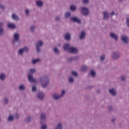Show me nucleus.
I'll list each match as a JSON object with an SVG mask.
<instances>
[{
	"label": "nucleus",
	"instance_id": "obj_1",
	"mask_svg": "<svg viewBox=\"0 0 129 129\" xmlns=\"http://www.w3.org/2000/svg\"><path fill=\"white\" fill-rule=\"evenodd\" d=\"M63 49L65 51H68L70 53H72L73 54H76L78 53V49L75 47H71L70 44H66L63 46Z\"/></svg>",
	"mask_w": 129,
	"mask_h": 129
},
{
	"label": "nucleus",
	"instance_id": "obj_2",
	"mask_svg": "<svg viewBox=\"0 0 129 129\" xmlns=\"http://www.w3.org/2000/svg\"><path fill=\"white\" fill-rule=\"evenodd\" d=\"M36 72V69H31L29 71V74L28 75V80L30 82H36L37 80L34 79L33 77V74Z\"/></svg>",
	"mask_w": 129,
	"mask_h": 129
},
{
	"label": "nucleus",
	"instance_id": "obj_3",
	"mask_svg": "<svg viewBox=\"0 0 129 129\" xmlns=\"http://www.w3.org/2000/svg\"><path fill=\"white\" fill-rule=\"evenodd\" d=\"M40 82L42 87H46L49 84V78L46 76L41 77Z\"/></svg>",
	"mask_w": 129,
	"mask_h": 129
},
{
	"label": "nucleus",
	"instance_id": "obj_4",
	"mask_svg": "<svg viewBox=\"0 0 129 129\" xmlns=\"http://www.w3.org/2000/svg\"><path fill=\"white\" fill-rule=\"evenodd\" d=\"M14 44L16 43V42H17L18 44H20V34L19 33H15L14 35Z\"/></svg>",
	"mask_w": 129,
	"mask_h": 129
},
{
	"label": "nucleus",
	"instance_id": "obj_5",
	"mask_svg": "<svg viewBox=\"0 0 129 129\" xmlns=\"http://www.w3.org/2000/svg\"><path fill=\"white\" fill-rule=\"evenodd\" d=\"M80 10L83 15H88V14L89 13V11L88 10V9H87L86 7H82Z\"/></svg>",
	"mask_w": 129,
	"mask_h": 129
},
{
	"label": "nucleus",
	"instance_id": "obj_6",
	"mask_svg": "<svg viewBox=\"0 0 129 129\" xmlns=\"http://www.w3.org/2000/svg\"><path fill=\"white\" fill-rule=\"evenodd\" d=\"M28 51H29V47H25L24 48L20 49L18 51V53L19 55H23V53H25V52H28Z\"/></svg>",
	"mask_w": 129,
	"mask_h": 129
},
{
	"label": "nucleus",
	"instance_id": "obj_7",
	"mask_svg": "<svg viewBox=\"0 0 129 129\" xmlns=\"http://www.w3.org/2000/svg\"><path fill=\"white\" fill-rule=\"evenodd\" d=\"M43 46V41H39L36 44V49L37 52H40V48Z\"/></svg>",
	"mask_w": 129,
	"mask_h": 129
},
{
	"label": "nucleus",
	"instance_id": "obj_8",
	"mask_svg": "<svg viewBox=\"0 0 129 129\" xmlns=\"http://www.w3.org/2000/svg\"><path fill=\"white\" fill-rule=\"evenodd\" d=\"M119 56V53L117 51L113 52L111 54V57L113 58V59H118Z\"/></svg>",
	"mask_w": 129,
	"mask_h": 129
},
{
	"label": "nucleus",
	"instance_id": "obj_9",
	"mask_svg": "<svg viewBox=\"0 0 129 129\" xmlns=\"http://www.w3.org/2000/svg\"><path fill=\"white\" fill-rule=\"evenodd\" d=\"M71 20L73 22L78 23V24H80V23H81L80 19H78V18H77V17H72L71 18Z\"/></svg>",
	"mask_w": 129,
	"mask_h": 129
},
{
	"label": "nucleus",
	"instance_id": "obj_10",
	"mask_svg": "<svg viewBox=\"0 0 129 129\" xmlns=\"http://www.w3.org/2000/svg\"><path fill=\"white\" fill-rule=\"evenodd\" d=\"M121 39L122 41L124 42V43H127L128 42V38L125 35H122Z\"/></svg>",
	"mask_w": 129,
	"mask_h": 129
},
{
	"label": "nucleus",
	"instance_id": "obj_11",
	"mask_svg": "<svg viewBox=\"0 0 129 129\" xmlns=\"http://www.w3.org/2000/svg\"><path fill=\"white\" fill-rule=\"evenodd\" d=\"M52 97L53 99L58 100L60 99L61 96L59 95L57 93H55L52 94Z\"/></svg>",
	"mask_w": 129,
	"mask_h": 129
},
{
	"label": "nucleus",
	"instance_id": "obj_12",
	"mask_svg": "<svg viewBox=\"0 0 129 129\" xmlns=\"http://www.w3.org/2000/svg\"><path fill=\"white\" fill-rule=\"evenodd\" d=\"M45 118H46V114L44 113H42L40 116V119H41L40 123H42L43 122V120H45Z\"/></svg>",
	"mask_w": 129,
	"mask_h": 129
},
{
	"label": "nucleus",
	"instance_id": "obj_13",
	"mask_svg": "<svg viewBox=\"0 0 129 129\" xmlns=\"http://www.w3.org/2000/svg\"><path fill=\"white\" fill-rule=\"evenodd\" d=\"M8 27L10 29H15L16 25L14 23H8Z\"/></svg>",
	"mask_w": 129,
	"mask_h": 129
},
{
	"label": "nucleus",
	"instance_id": "obj_14",
	"mask_svg": "<svg viewBox=\"0 0 129 129\" xmlns=\"http://www.w3.org/2000/svg\"><path fill=\"white\" fill-rule=\"evenodd\" d=\"M110 37L111 38H112V39H114L115 40H117V35L115 34V33H111Z\"/></svg>",
	"mask_w": 129,
	"mask_h": 129
},
{
	"label": "nucleus",
	"instance_id": "obj_15",
	"mask_svg": "<svg viewBox=\"0 0 129 129\" xmlns=\"http://www.w3.org/2000/svg\"><path fill=\"white\" fill-rule=\"evenodd\" d=\"M86 35V34L85 33V32L82 31L81 35H80V38L81 39V40H83V39L85 38Z\"/></svg>",
	"mask_w": 129,
	"mask_h": 129
},
{
	"label": "nucleus",
	"instance_id": "obj_16",
	"mask_svg": "<svg viewBox=\"0 0 129 129\" xmlns=\"http://www.w3.org/2000/svg\"><path fill=\"white\" fill-rule=\"evenodd\" d=\"M109 92L112 95H115L116 94V91L114 89H111L109 90Z\"/></svg>",
	"mask_w": 129,
	"mask_h": 129
},
{
	"label": "nucleus",
	"instance_id": "obj_17",
	"mask_svg": "<svg viewBox=\"0 0 129 129\" xmlns=\"http://www.w3.org/2000/svg\"><path fill=\"white\" fill-rule=\"evenodd\" d=\"M37 97L39 99H43V98H44V93L43 92L39 93Z\"/></svg>",
	"mask_w": 129,
	"mask_h": 129
},
{
	"label": "nucleus",
	"instance_id": "obj_18",
	"mask_svg": "<svg viewBox=\"0 0 129 129\" xmlns=\"http://www.w3.org/2000/svg\"><path fill=\"white\" fill-rule=\"evenodd\" d=\"M12 19H13V20H15L16 21H19V20H20V18H19V16H18L17 14H13Z\"/></svg>",
	"mask_w": 129,
	"mask_h": 129
},
{
	"label": "nucleus",
	"instance_id": "obj_19",
	"mask_svg": "<svg viewBox=\"0 0 129 129\" xmlns=\"http://www.w3.org/2000/svg\"><path fill=\"white\" fill-rule=\"evenodd\" d=\"M103 16H104V19L105 20H107V19H108V17H109V14L108 13L105 12L103 13Z\"/></svg>",
	"mask_w": 129,
	"mask_h": 129
},
{
	"label": "nucleus",
	"instance_id": "obj_20",
	"mask_svg": "<svg viewBox=\"0 0 129 129\" xmlns=\"http://www.w3.org/2000/svg\"><path fill=\"white\" fill-rule=\"evenodd\" d=\"M71 37V35H70V33H67L64 35V38L66 40H67L69 41V40H70V37Z\"/></svg>",
	"mask_w": 129,
	"mask_h": 129
},
{
	"label": "nucleus",
	"instance_id": "obj_21",
	"mask_svg": "<svg viewBox=\"0 0 129 129\" xmlns=\"http://www.w3.org/2000/svg\"><path fill=\"white\" fill-rule=\"evenodd\" d=\"M63 126H62V124L61 123H59L55 129H62Z\"/></svg>",
	"mask_w": 129,
	"mask_h": 129
},
{
	"label": "nucleus",
	"instance_id": "obj_22",
	"mask_svg": "<svg viewBox=\"0 0 129 129\" xmlns=\"http://www.w3.org/2000/svg\"><path fill=\"white\" fill-rule=\"evenodd\" d=\"M36 4L38 7H42L43 6V2L41 1H38L36 2Z\"/></svg>",
	"mask_w": 129,
	"mask_h": 129
},
{
	"label": "nucleus",
	"instance_id": "obj_23",
	"mask_svg": "<svg viewBox=\"0 0 129 129\" xmlns=\"http://www.w3.org/2000/svg\"><path fill=\"white\" fill-rule=\"evenodd\" d=\"M70 16H71V13H70L69 12H66L64 14V17L66 18H69Z\"/></svg>",
	"mask_w": 129,
	"mask_h": 129
},
{
	"label": "nucleus",
	"instance_id": "obj_24",
	"mask_svg": "<svg viewBox=\"0 0 129 129\" xmlns=\"http://www.w3.org/2000/svg\"><path fill=\"white\" fill-rule=\"evenodd\" d=\"M71 10L73 12H74L75 10H76V6L74 5H72L70 7Z\"/></svg>",
	"mask_w": 129,
	"mask_h": 129
},
{
	"label": "nucleus",
	"instance_id": "obj_25",
	"mask_svg": "<svg viewBox=\"0 0 129 129\" xmlns=\"http://www.w3.org/2000/svg\"><path fill=\"white\" fill-rule=\"evenodd\" d=\"M26 88L24 85H20L19 86V89L20 90H24V89Z\"/></svg>",
	"mask_w": 129,
	"mask_h": 129
},
{
	"label": "nucleus",
	"instance_id": "obj_26",
	"mask_svg": "<svg viewBox=\"0 0 129 129\" xmlns=\"http://www.w3.org/2000/svg\"><path fill=\"white\" fill-rule=\"evenodd\" d=\"M38 62H40V59L39 58H37L35 59H33L32 60V63H33V64H36V63H38Z\"/></svg>",
	"mask_w": 129,
	"mask_h": 129
},
{
	"label": "nucleus",
	"instance_id": "obj_27",
	"mask_svg": "<svg viewBox=\"0 0 129 129\" xmlns=\"http://www.w3.org/2000/svg\"><path fill=\"white\" fill-rule=\"evenodd\" d=\"M15 118V116L12 115H10L8 117V120L9 121H12Z\"/></svg>",
	"mask_w": 129,
	"mask_h": 129
},
{
	"label": "nucleus",
	"instance_id": "obj_28",
	"mask_svg": "<svg viewBox=\"0 0 129 129\" xmlns=\"http://www.w3.org/2000/svg\"><path fill=\"white\" fill-rule=\"evenodd\" d=\"M5 78H6V75L4 74H1L0 76V79H1V80H5Z\"/></svg>",
	"mask_w": 129,
	"mask_h": 129
},
{
	"label": "nucleus",
	"instance_id": "obj_29",
	"mask_svg": "<svg viewBox=\"0 0 129 129\" xmlns=\"http://www.w3.org/2000/svg\"><path fill=\"white\" fill-rule=\"evenodd\" d=\"M3 25H4L3 23H0V27H1V26H3ZM3 34H4V29L0 28V35H2Z\"/></svg>",
	"mask_w": 129,
	"mask_h": 129
},
{
	"label": "nucleus",
	"instance_id": "obj_30",
	"mask_svg": "<svg viewBox=\"0 0 129 129\" xmlns=\"http://www.w3.org/2000/svg\"><path fill=\"white\" fill-rule=\"evenodd\" d=\"M87 70V67L85 66H83V67H82V68H81V71L83 72V71H85L86 70Z\"/></svg>",
	"mask_w": 129,
	"mask_h": 129
},
{
	"label": "nucleus",
	"instance_id": "obj_31",
	"mask_svg": "<svg viewBox=\"0 0 129 129\" xmlns=\"http://www.w3.org/2000/svg\"><path fill=\"white\" fill-rule=\"evenodd\" d=\"M95 74H96V73H95V71L94 70H91L90 75H91V76L94 77V76L95 75Z\"/></svg>",
	"mask_w": 129,
	"mask_h": 129
},
{
	"label": "nucleus",
	"instance_id": "obj_32",
	"mask_svg": "<svg viewBox=\"0 0 129 129\" xmlns=\"http://www.w3.org/2000/svg\"><path fill=\"white\" fill-rule=\"evenodd\" d=\"M69 80L70 83H73V82H74V79H73L72 77H70Z\"/></svg>",
	"mask_w": 129,
	"mask_h": 129
},
{
	"label": "nucleus",
	"instance_id": "obj_33",
	"mask_svg": "<svg viewBox=\"0 0 129 129\" xmlns=\"http://www.w3.org/2000/svg\"><path fill=\"white\" fill-rule=\"evenodd\" d=\"M53 51L55 53V54L59 53V50H58V48H57V47H55L53 49Z\"/></svg>",
	"mask_w": 129,
	"mask_h": 129
},
{
	"label": "nucleus",
	"instance_id": "obj_34",
	"mask_svg": "<svg viewBox=\"0 0 129 129\" xmlns=\"http://www.w3.org/2000/svg\"><path fill=\"white\" fill-rule=\"evenodd\" d=\"M63 95H65V90H62L61 91V94H60V95H59V96H60V97H61V96H63Z\"/></svg>",
	"mask_w": 129,
	"mask_h": 129
},
{
	"label": "nucleus",
	"instance_id": "obj_35",
	"mask_svg": "<svg viewBox=\"0 0 129 129\" xmlns=\"http://www.w3.org/2000/svg\"><path fill=\"white\" fill-rule=\"evenodd\" d=\"M41 129H47V125L45 124H43L41 125Z\"/></svg>",
	"mask_w": 129,
	"mask_h": 129
},
{
	"label": "nucleus",
	"instance_id": "obj_36",
	"mask_svg": "<svg viewBox=\"0 0 129 129\" xmlns=\"http://www.w3.org/2000/svg\"><path fill=\"white\" fill-rule=\"evenodd\" d=\"M30 31H31V32H34V31H35V26H32L30 27Z\"/></svg>",
	"mask_w": 129,
	"mask_h": 129
},
{
	"label": "nucleus",
	"instance_id": "obj_37",
	"mask_svg": "<svg viewBox=\"0 0 129 129\" xmlns=\"http://www.w3.org/2000/svg\"><path fill=\"white\" fill-rule=\"evenodd\" d=\"M105 58V55H103L102 56H101L100 57V60L101 61H103V60H104V58Z\"/></svg>",
	"mask_w": 129,
	"mask_h": 129
},
{
	"label": "nucleus",
	"instance_id": "obj_38",
	"mask_svg": "<svg viewBox=\"0 0 129 129\" xmlns=\"http://www.w3.org/2000/svg\"><path fill=\"white\" fill-rule=\"evenodd\" d=\"M72 75H73V76H77V72H72Z\"/></svg>",
	"mask_w": 129,
	"mask_h": 129
},
{
	"label": "nucleus",
	"instance_id": "obj_39",
	"mask_svg": "<svg viewBox=\"0 0 129 129\" xmlns=\"http://www.w3.org/2000/svg\"><path fill=\"white\" fill-rule=\"evenodd\" d=\"M126 25L127 27H129V18H127L126 19Z\"/></svg>",
	"mask_w": 129,
	"mask_h": 129
},
{
	"label": "nucleus",
	"instance_id": "obj_40",
	"mask_svg": "<svg viewBox=\"0 0 129 129\" xmlns=\"http://www.w3.org/2000/svg\"><path fill=\"white\" fill-rule=\"evenodd\" d=\"M121 80L122 81H124V80H125V77L123 76H121Z\"/></svg>",
	"mask_w": 129,
	"mask_h": 129
},
{
	"label": "nucleus",
	"instance_id": "obj_41",
	"mask_svg": "<svg viewBox=\"0 0 129 129\" xmlns=\"http://www.w3.org/2000/svg\"><path fill=\"white\" fill-rule=\"evenodd\" d=\"M9 102V99H7V98H5L4 99V103L7 104Z\"/></svg>",
	"mask_w": 129,
	"mask_h": 129
},
{
	"label": "nucleus",
	"instance_id": "obj_42",
	"mask_svg": "<svg viewBox=\"0 0 129 129\" xmlns=\"http://www.w3.org/2000/svg\"><path fill=\"white\" fill-rule=\"evenodd\" d=\"M36 89H37V88L35 86H33L32 88V91H36Z\"/></svg>",
	"mask_w": 129,
	"mask_h": 129
},
{
	"label": "nucleus",
	"instance_id": "obj_43",
	"mask_svg": "<svg viewBox=\"0 0 129 129\" xmlns=\"http://www.w3.org/2000/svg\"><path fill=\"white\" fill-rule=\"evenodd\" d=\"M84 4H88L89 3V0H83Z\"/></svg>",
	"mask_w": 129,
	"mask_h": 129
},
{
	"label": "nucleus",
	"instance_id": "obj_44",
	"mask_svg": "<svg viewBox=\"0 0 129 129\" xmlns=\"http://www.w3.org/2000/svg\"><path fill=\"white\" fill-rule=\"evenodd\" d=\"M0 8L2 10H4L5 6L2 4H0Z\"/></svg>",
	"mask_w": 129,
	"mask_h": 129
},
{
	"label": "nucleus",
	"instance_id": "obj_45",
	"mask_svg": "<svg viewBox=\"0 0 129 129\" xmlns=\"http://www.w3.org/2000/svg\"><path fill=\"white\" fill-rule=\"evenodd\" d=\"M25 12H26V15H29V13H30V10L28 9H27Z\"/></svg>",
	"mask_w": 129,
	"mask_h": 129
},
{
	"label": "nucleus",
	"instance_id": "obj_46",
	"mask_svg": "<svg viewBox=\"0 0 129 129\" xmlns=\"http://www.w3.org/2000/svg\"><path fill=\"white\" fill-rule=\"evenodd\" d=\"M30 120H31V117H28L26 118V121L29 122V121H30Z\"/></svg>",
	"mask_w": 129,
	"mask_h": 129
},
{
	"label": "nucleus",
	"instance_id": "obj_47",
	"mask_svg": "<svg viewBox=\"0 0 129 129\" xmlns=\"http://www.w3.org/2000/svg\"><path fill=\"white\" fill-rule=\"evenodd\" d=\"M55 20H56V21H59V20H60V17H56V18H55Z\"/></svg>",
	"mask_w": 129,
	"mask_h": 129
},
{
	"label": "nucleus",
	"instance_id": "obj_48",
	"mask_svg": "<svg viewBox=\"0 0 129 129\" xmlns=\"http://www.w3.org/2000/svg\"><path fill=\"white\" fill-rule=\"evenodd\" d=\"M113 15H114V12H112L111 13V16H113Z\"/></svg>",
	"mask_w": 129,
	"mask_h": 129
}]
</instances>
